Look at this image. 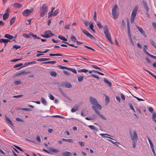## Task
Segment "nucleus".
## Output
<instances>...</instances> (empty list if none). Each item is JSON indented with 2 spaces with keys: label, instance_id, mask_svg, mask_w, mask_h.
<instances>
[{
  "label": "nucleus",
  "instance_id": "nucleus-1",
  "mask_svg": "<svg viewBox=\"0 0 156 156\" xmlns=\"http://www.w3.org/2000/svg\"><path fill=\"white\" fill-rule=\"evenodd\" d=\"M89 100L90 103L92 105L96 107L99 110H101V106L98 103L96 99L92 97H90L89 98Z\"/></svg>",
  "mask_w": 156,
  "mask_h": 156
},
{
  "label": "nucleus",
  "instance_id": "nucleus-2",
  "mask_svg": "<svg viewBox=\"0 0 156 156\" xmlns=\"http://www.w3.org/2000/svg\"><path fill=\"white\" fill-rule=\"evenodd\" d=\"M104 32L105 35V37L108 39V40L112 44V38L110 33L108 30V28L107 25H105L104 28Z\"/></svg>",
  "mask_w": 156,
  "mask_h": 156
},
{
  "label": "nucleus",
  "instance_id": "nucleus-3",
  "mask_svg": "<svg viewBox=\"0 0 156 156\" xmlns=\"http://www.w3.org/2000/svg\"><path fill=\"white\" fill-rule=\"evenodd\" d=\"M48 9V7L47 5L44 4H43L40 8V15L41 17H43L47 13Z\"/></svg>",
  "mask_w": 156,
  "mask_h": 156
},
{
  "label": "nucleus",
  "instance_id": "nucleus-4",
  "mask_svg": "<svg viewBox=\"0 0 156 156\" xmlns=\"http://www.w3.org/2000/svg\"><path fill=\"white\" fill-rule=\"evenodd\" d=\"M118 9L119 8L118 5L116 4L112 9V16L115 19H117L119 16Z\"/></svg>",
  "mask_w": 156,
  "mask_h": 156
},
{
  "label": "nucleus",
  "instance_id": "nucleus-5",
  "mask_svg": "<svg viewBox=\"0 0 156 156\" xmlns=\"http://www.w3.org/2000/svg\"><path fill=\"white\" fill-rule=\"evenodd\" d=\"M138 8V6L137 5H136L134 7L132 11L130 18V21L132 23H133V22L134 19L136 15V13Z\"/></svg>",
  "mask_w": 156,
  "mask_h": 156
},
{
  "label": "nucleus",
  "instance_id": "nucleus-6",
  "mask_svg": "<svg viewBox=\"0 0 156 156\" xmlns=\"http://www.w3.org/2000/svg\"><path fill=\"white\" fill-rule=\"evenodd\" d=\"M130 138L133 141H136L138 139V136L136 131H134L132 133L131 131H129Z\"/></svg>",
  "mask_w": 156,
  "mask_h": 156
},
{
  "label": "nucleus",
  "instance_id": "nucleus-7",
  "mask_svg": "<svg viewBox=\"0 0 156 156\" xmlns=\"http://www.w3.org/2000/svg\"><path fill=\"white\" fill-rule=\"evenodd\" d=\"M96 107H95L94 106H92V109L101 118L103 119L106 120V119L105 117H104L103 115H102L101 113L99 112V111L97 109Z\"/></svg>",
  "mask_w": 156,
  "mask_h": 156
},
{
  "label": "nucleus",
  "instance_id": "nucleus-8",
  "mask_svg": "<svg viewBox=\"0 0 156 156\" xmlns=\"http://www.w3.org/2000/svg\"><path fill=\"white\" fill-rule=\"evenodd\" d=\"M33 11V9H31L29 10L27 9L23 11L22 13L23 15L25 16H27L31 13Z\"/></svg>",
  "mask_w": 156,
  "mask_h": 156
},
{
  "label": "nucleus",
  "instance_id": "nucleus-9",
  "mask_svg": "<svg viewBox=\"0 0 156 156\" xmlns=\"http://www.w3.org/2000/svg\"><path fill=\"white\" fill-rule=\"evenodd\" d=\"M82 31L83 32L84 34L86 35L87 36L90 37L91 39L92 40H95V37L90 34L88 31L86 30H84L83 29H81Z\"/></svg>",
  "mask_w": 156,
  "mask_h": 156
},
{
  "label": "nucleus",
  "instance_id": "nucleus-10",
  "mask_svg": "<svg viewBox=\"0 0 156 156\" xmlns=\"http://www.w3.org/2000/svg\"><path fill=\"white\" fill-rule=\"evenodd\" d=\"M59 86L61 87H65L68 88H71L72 87L71 84L70 83L65 82H63L61 83Z\"/></svg>",
  "mask_w": 156,
  "mask_h": 156
},
{
  "label": "nucleus",
  "instance_id": "nucleus-11",
  "mask_svg": "<svg viewBox=\"0 0 156 156\" xmlns=\"http://www.w3.org/2000/svg\"><path fill=\"white\" fill-rule=\"evenodd\" d=\"M10 11L9 9L8 8L6 10L5 13L3 15V19L4 20H6L9 16Z\"/></svg>",
  "mask_w": 156,
  "mask_h": 156
},
{
  "label": "nucleus",
  "instance_id": "nucleus-12",
  "mask_svg": "<svg viewBox=\"0 0 156 156\" xmlns=\"http://www.w3.org/2000/svg\"><path fill=\"white\" fill-rule=\"evenodd\" d=\"M136 26L138 30L140 32V33L143 35L144 37H146L147 36L145 34V32L143 30L142 28L140 27L139 26H138L137 25H136Z\"/></svg>",
  "mask_w": 156,
  "mask_h": 156
},
{
  "label": "nucleus",
  "instance_id": "nucleus-13",
  "mask_svg": "<svg viewBox=\"0 0 156 156\" xmlns=\"http://www.w3.org/2000/svg\"><path fill=\"white\" fill-rule=\"evenodd\" d=\"M59 90L60 92H61V94L63 95L64 97H66L67 99L71 101V99L69 98L67 96V94L65 93L62 91V89H61V88H59Z\"/></svg>",
  "mask_w": 156,
  "mask_h": 156
},
{
  "label": "nucleus",
  "instance_id": "nucleus-14",
  "mask_svg": "<svg viewBox=\"0 0 156 156\" xmlns=\"http://www.w3.org/2000/svg\"><path fill=\"white\" fill-rule=\"evenodd\" d=\"M30 73L29 72H26L25 71H23L20 73H19L16 75L17 76H20L21 75H24Z\"/></svg>",
  "mask_w": 156,
  "mask_h": 156
},
{
  "label": "nucleus",
  "instance_id": "nucleus-15",
  "mask_svg": "<svg viewBox=\"0 0 156 156\" xmlns=\"http://www.w3.org/2000/svg\"><path fill=\"white\" fill-rule=\"evenodd\" d=\"M12 6L14 8H20L22 6V5L20 3H16L13 4Z\"/></svg>",
  "mask_w": 156,
  "mask_h": 156
},
{
  "label": "nucleus",
  "instance_id": "nucleus-16",
  "mask_svg": "<svg viewBox=\"0 0 156 156\" xmlns=\"http://www.w3.org/2000/svg\"><path fill=\"white\" fill-rule=\"evenodd\" d=\"M48 149L50 151L53 152L58 153L59 152V151L58 150L55 149L52 147H49Z\"/></svg>",
  "mask_w": 156,
  "mask_h": 156
},
{
  "label": "nucleus",
  "instance_id": "nucleus-17",
  "mask_svg": "<svg viewBox=\"0 0 156 156\" xmlns=\"http://www.w3.org/2000/svg\"><path fill=\"white\" fill-rule=\"evenodd\" d=\"M144 52L147 55L151 57L152 58L154 59H156V56H154L150 54L146 50H145L144 48Z\"/></svg>",
  "mask_w": 156,
  "mask_h": 156
},
{
  "label": "nucleus",
  "instance_id": "nucleus-18",
  "mask_svg": "<svg viewBox=\"0 0 156 156\" xmlns=\"http://www.w3.org/2000/svg\"><path fill=\"white\" fill-rule=\"evenodd\" d=\"M144 5V7L145 9V10L147 11L148 12L149 11V9L148 5L147 4V3L146 2L144 1H142Z\"/></svg>",
  "mask_w": 156,
  "mask_h": 156
},
{
  "label": "nucleus",
  "instance_id": "nucleus-19",
  "mask_svg": "<svg viewBox=\"0 0 156 156\" xmlns=\"http://www.w3.org/2000/svg\"><path fill=\"white\" fill-rule=\"evenodd\" d=\"M128 37L129 39L130 42L131 44L133 46H134L135 45L133 42L131 36V34H128Z\"/></svg>",
  "mask_w": 156,
  "mask_h": 156
},
{
  "label": "nucleus",
  "instance_id": "nucleus-20",
  "mask_svg": "<svg viewBox=\"0 0 156 156\" xmlns=\"http://www.w3.org/2000/svg\"><path fill=\"white\" fill-rule=\"evenodd\" d=\"M44 34H45V35H47L49 36V37H50V36H52L54 35V34L50 30H47L45 31L44 33Z\"/></svg>",
  "mask_w": 156,
  "mask_h": 156
},
{
  "label": "nucleus",
  "instance_id": "nucleus-21",
  "mask_svg": "<svg viewBox=\"0 0 156 156\" xmlns=\"http://www.w3.org/2000/svg\"><path fill=\"white\" fill-rule=\"evenodd\" d=\"M5 118L7 122L11 125L13 126V124L10 119L6 115H5Z\"/></svg>",
  "mask_w": 156,
  "mask_h": 156
},
{
  "label": "nucleus",
  "instance_id": "nucleus-22",
  "mask_svg": "<svg viewBox=\"0 0 156 156\" xmlns=\"http://www.w3.org/2000/svg\"><path fill=\"white\" fill-rule=\"evenodd\" d=\"M63 156H69L71 155V153L68 151L64 152L62 153Z\"/></svg>",
  "mask_w": 156,
  "mask_h": 156
},
{
  "label": "nucleus",
  "instance_id": "nucleus-23",
  "mask_svg": "<svg viewBox=\"0 0 156 156\" xmlns=\"http://www.w3.org/2000/svg\"><path fill=\"white\" fill-rule=\"evenodd\" d=\"M78 81L79 82H82L83 79V75H80L77 77Z\"/></svg>",
  "mask_w": 156,
  "mask_h": 156
},
{
  "label": "nucleus",
  "instance_id": "nucleus-24",
  "mask_svg": "<svg viewBox=\"0 0 156 156\" xmlns=\"http://www.w3.org/2000/svg\"><path fill=\"white\" fill-rule=\"evenodd\" d=\"M127 27L128 34H131L129 26V22L128 20L127 21Z\"/></svg>",
  "mask_w": 156,
  "mask_h": 156
},
{
  "label": "nucleus",
  "instance_id": "nucleus-25",
  "mask_svg": "<svg viewBox=\"0 0 156 156\" xmlns=\"http://www.w3.org/2000/svg\"><path fill=\"white\" fill-rule=\"evenodd\" d=\"M56 63V61H48L42 63V64H54Z\"/></svg>",
  "mask_w": 156,
  "mask_h": 156
},
{
  "label": "nucleus",
  "instance_id": "nucleus-26",
  "mask_svg": "<svg viewBox=\"0 0 156 156\" xmlns=\"http://www.w3.org/2000/svg\"><path fill=\"white\" fill-rule=\"evenodd\" d=\"M104 82L106 83L110 87H112V83L109 82L107 80L106 78H104Z\"/></svg>",
  "mask_w": 156,
  "mask_h": 156
},
{
  "label": "nucleus",
  "instance_id": "nucleus-27",
  "mask_svg": "<svg viewBox=\"0 0 156 156\" xmlns=\"http://www.w3.org/2000/svg\"><path fill=\"white\" fill-rule=\"evenodd\" d=\"M5 37L10 40L12 39L13 38V36L9 34H5Z\"/></svg>",
  "mask_w": 156,
  "mask_h": 156
},
{
  "label": "nucleus",
  "instance_id": "nucleus-28",
  "mask_svg": "<svg viewBox=\"0 0 156 156\" xmlns=\"http://www.w3.org/2000/svg\"><path fill=\"white\" fill-rule=\"evenodd\" d=\"M88 127L90 128L92 130H94L96 131H98L97 128L94 126H91V125H89L88 126Z\"/></svg>",
  "mask_w": 156,
  "mask_h": 156
},
{
  "label": "nucleus",
  "instance_id": "nucleus-29",
  "mask_svg": "<svg viewBox=\"0 0 156 156\" xmlns=\"http://www.w3.org/2000/svg\"><path fill=\"white\" fill-rule=\"evenodd\" d=\"M22 82L20 80H16L14 82V83L15 85H17L21 84Z\"/></svg>",
  "mask_w": 156,
  "mask_h": 156
},
{
  "label": "nucleus",
  "instance_id": "nucleus-30",
  "mask_svg": "<svg viewBox=\"0 0 156 156\" xmlns=\"http://www.w3.org/2000/svg\"><path fill=\"white\" fill-rule=\"evenodd\" d=\"M62 140L63 141L68 142L71 143L73 142V140L71 139H65L64 138H62Z\"/></svg>",
  "mask_w": 156,
  "mask_h": 156
},
{
  "label": "nucleus",
  "instance_id": "nucleus-31",
  "mask_svg": "<svg viewBox=\"0 0 156 156\" xmlns=\"http://www.w3.org/2000/svg\"><path fill=\"white\" fill-rule=\"evenodd\" d=\"M4 43L5 45H6V44L7 43V39H0V43Z\"/></svg>",
  "mask_w": 156,
  "mask_h": 156
},
{
  "label": "nucleus",
  "instance_id": "nucleus-32",
  "mask_svg": "<svg viewBox=\"0 0 156 156\" xmlns=\"http://www.w3.org/2000/svg\"><path fill=\"white\" fill-rule=\"evenodd\" d=\"M16 19V17H12L10 20V23L11 25H12Z\"/></svg>",
  "mask_w": 156,
  "mask_h": 156
},
{
  "label": "nucleus",
  "instance_id": "nucleus-33",
  "mask_svg": "<svg viewBox=\"0 0 156 156\" xmlns=\"http://www.w3.org/2000/svg\"><path fill=\"white\" fill-rule=\"evenodd\" d=\"M150 42L151 45L156 48V44H155L154 41L152 39H150Z\"/></svg>",
  "mask_w": 156,
  "mask_h": 156
},
{
  "label": "nucleus",
  "instance_id": "nucleus-34",
  "mask_svg": "<svg viewBox=\"0 0 156 156\" xmlns=\"http://www.w3.org/2000/svg\"><path fill=\"white\" fill-rule=\"evenodd\" d=\"M97 25L99 29H101L103 28V26L101 24L100 22L99 21L97 22Z\"/></svg>",
  "mask_w": 156,
  "mask_h": 156
},
{
  "label": "nucleus",
  "instance_id": "nucleus-35",
  "mask_svg": "<svg viewBox=\"0 0 156 156\" xmlns=\"http://www.w3.org/2000/svg\"><path fill=\"white\" fill-rule=\"evenodd\" d=\"M51 75L52 76L56 77L57 76V73L55 71H51L50 73Z\"/></svg>",
  "mask_w": 156,
  "mask_h": 156
},
{
  "label": "nucleus",
  "instance_id": "nucleus-36",
  "mask_svg": "<svg viewBox=\"0 0 156 156\" xmlns=\"http://www.w3.org/2000/svg\"><path fill=\"white\" fill-rule=\"evenodd\" d=\"M58 37L59 38L64 41H67V39L63 36L59 35Z\"/></svg>",
  "mask_w": 156,
  "mask_h": 156
},
{
  "label": "nucleus",
  "instance_id": "nucleus-37",
  "mask_svg": "<svg viewBox=\"0 0 156 156\" xmlns=\"http://www.w3.org/2000/svg\"><path fill=\"white\" fill-rule=\"evenodd\" d=\"M143 69L147 72L150 75H151L156 80V76L153 73H151L149 71L147 70H146L144 69Z\"/></svg>",
  "mask_w": 156,
  "mask_h": 156
},
{
  "label": "nucleus",
  "instance_id": "nucleus-38",
  "mask_svg": "<svg viewBox=\"0 0 156 156\" xmlns=\"http://www.w3.org/2000/svg\"><path fill=\"white\" fill-rule=\"evenodd\" d=\"M63 73L66 76H69L71 75V73L70 72H69L66 70H64L63 71Z\"/></svg>",
  "mask_w": 156,
  "mask_h": 156
},
{
  "label": "nucleus",
  "instance_id": "nucleus-39",
  "mask_svg": "<svg viewBox=\"0 0 156 156\" xmlns=\"http://www.w3.org/2000/svg\"><path fill=\"white\" fill-rule=\"evenodd\" d=\"M68 70H70L73 72L75 74H76L77 72L76 70L74 69H73V68H68Z\"/></svg>",
  "mask_w": 156,
  "mask_h": 156
},
{
  "label": "nucleus",
  "instance_id": "nucleus-40",
  "mask_svg": "<svg viewBox=\"0 0 156 156\" xmlns=\"http://www.w3.org/2000/svg\"><path fill=\"white\" fill-rule=\"evenodd\" d=\"M41 103L43 104L44 105H46V101L42 97L41 99Z\"/></svg>",
  "mask_w": 156,
  "mask_h": 156
},
{
  "label": "nucleus",
  "instance_id": "nucleus-41",
  "mask_svg": "<svg viewBox=\"0 0 156 156\" xmlns=\"http://www.w3.org/2000/svg\"><path fill=\"white\" fill-rule=\"evenodd\" d=\"M78 109V107H77V106H76V107L75 108H73L72 109H71V112H74L76 111H77Z\"/></svg>",
  "mask_w": 156,
  "mask_h": 156
},
{
  "label": "nucleus",
  "instance_id": "nucleus-42",
  "mask_svg": "<svg viewBox=\"0 0 156 156\" xmlns=\"http://www.w3.org/2000/svg\"><path fill=\"white\" fill-rule=\"evenodd\" d=\"M70 40L73 41L74 42H75L76 41V39L74 36H72L70 38Z\"/></svg>",
  "mask_w": 156,
  "mask_h": 156
},
{
  "label": "nucleus",
  "instance_id": "nucleus-43",
  "mask_svg": "<svg viewBox=\"0 0 156 156\" xmlns=\"http://www.w3.org/2000/svg\"><path fill=\"white\" fill-rule=\"evenodd\" d=\"M88 71V70L86 69H82L80 70H78V72H84V73H87Z\"/></svg>",
  "mask_w": 156,
  "mask_h": 156
},
{
  "label": "nucleus",
  "instance_id": "nucleus-44",
  "mask_svg": "<svg viewBox=\"0 0 156 156\" xmlns=\"http://www.w3.org/2000/svg\"><path fill=\"white\" fill-rule=\"evenodd\" d=\"M58 67H59V68H60L61 69H68V68L67 67H65V66H62L61 65H58Z\"/></svg>",
  "mask_w": 156,
  "mask_h": 156
},
{
  "label": "nucleus",
  "instance_id": "nucleus-45",
  "mask_svg": "<svg viewBox=\"0 0 156 156\" xmlns=\"http://www.w3.org/2000/svg\"><path fill=\"white\" fill-rule=\"evenodd\" d=\"M83 23L86 27H88L90 23L87 21L83 20Z\"/></svg>",
  "mask_w": 156,
  "mask_h": 156
},
{
  "label": "nucleus",
  "instance_id": "nucleus-46",
  "mask_svg": "<svg viewBox=\"0 0 156 156\" xmlns=\"http://www.w3.org/2000/svg\"><path fill=\"white\" fill-rule=\"evenodd\" d=\"M22 65H23L22 63H19V64H17L15 65L13 67L14 68H17V67H19L22 66Z\"/></svg>",
  "mask_w": 156,
  "mask_h": 156
},
{
  "label": "nucleus",
  "instance_id": "nucleus-47",
  "mask_svg": "<svg viewBox=\"0 0 156 156\" xmlns=\"http://www.w3.org/2000/svg\"><path fill=\"white\" fill-rule=\"evenodd\" d=\"M21 47V46H18L17 45H14L13 46V48H15L16 49H17L18 48H20Z\"/></svg>",
  "mask_w": 156,
  "mask_h": 156
},
{
  "label": "nucleus",
  "instance_id": "nucleus-48",
  "mask_svg": "<svg viewBox=\"0 0 156 156\" xmlns=\"http://www.w3.org/2000/svg\"><path fill=\"white\" fill-rule=\"evenodd\" d=\"M16 120L20 122H23L24 121L23 120L20 118H16Z\"/></svg>",
  "mask_w": 156,
  "mask_h": 156
},
{
  "label": "nucleus",
  "instance_id": "nucleus-49",
  "mask_svg": "<svg viewBox=\"0 0 156 156\" xmlns=\"http://www.w3.org/2000/svg\"><path fill=\"white\" fill-rule=\"evenodd\" d=\"M52 117H53L59 118H62V119L64 118L62 116L60 115H53V116H52Z\"/></svg>",
  "mask_w": 156,
  "mask_h": 156
},
{
  "label": "nucleus",
  "instance_id": "nucleus-50",
  "mask_svg": "<svg viewBox=\"0 0 156 156\" xmlns=\"http://www.w3.org/2000/svg\"><path fill=\"white\" fill-rule=\"evenodd\" d=\"M58 13V10L55 11L53 13L52 16H55L57 15Z\"/></svg>",
  "mask_w": 156,
  "mask_h": 156
},
{
  "label": "nucleus",
  "instance_id": "nucleus-51",
  "mask_svg": "<svg viewBox=\"0 0 156 156\" xmlns=\"http://www.w3.org/2000/svg\"><path fill=\"white\" fill-rule=\"evenodd\" d=\"M36 139L37 141L40 142H41V139L39 136H37L36 137Z\"/></svg>",
  "mask_w": 156,
  "mask_h": 156
},
{
  "label": "nucleus",
  "instance_id": "nucleus-52",
  "mask_svg": "<svg viewBox=\"0 0 156 156\" xmlns=\"http://www.w3.org/2000/svg\"><path fill=\"white\" fill-rule=\"evenodd\" d=\"M129 106L130 108L134 112H135V109L133 107V106L130 104V103H129Z\"/></svg>",
  "mask_w": 156,
  "mask_h": 156
},
{
  "label": "nucleus",
  "instance_id": "nucleus-53",
  "mask_svg": "<svg viewBox=\"0 0 156 156\" xmlns=\"http://www.w3.org/2000/svg\"><path fill=\"white\" fill-rule=\"evenodd\" d=\"M121 25L122 28H124L125 27V23L123 20L122 21Z\"/></svg>",
  "mask_w": 156,
  "mask_h": 156
},
{
  "label": "nucleus",
  "instance_id": "nucleus-54",
  "mask_svg": "<svg viewBox=\"0 0 156 156\" xmlns=\"http://www.w3.org/2000/svg\"><path fill=\"white\" fill-rule=\"evenodd\" d=\"M93 19L95 21H96L97 19V15H96V12H94V15L93 17Z\"/></svg>",
  "mask_w": 156,
  "mask_h": 156
},
{
  "label": "nucleus",
  "instance_id": "nucleus-55",
  "mask_svg": "<svg viewBox=\"0 0 156 156\" xmlns=\"http://www.w3.org/2000/svg\"><path fill=\"white\" fill-rule=\"evenodd\" d=\"M37 61H38L43 62V61H46V58H40V59H37Z\"/></svg>",
  "mask_w": 156,
  "mask_h": 156
},
{
  "label": "nucleus",
  "instance_id": "nucleus-56",
  "mask_svg": "<svg viewBox=\"0 0 156 156\" xmlns=\"http://www.w3.org/2000/svg\"><path fill=\"white\" fill-rule=\"evenodd\" d=\"M156 118V113H154L153 114L152 116V119L153 120H154Z\"/></svg>",
  "mask_w": 156,
  "mask_h": 156
},
{
  "label": "nucleus",
  "instance_id": "nucleus-57",
  "mask_svg": "<svg viewBox=\"0 0 156 156\" xmlns=\"http://www.w3.org/2000/svg\"><path fill=\"white\" fill-rule=\"evenodd\" d=\"M21 109L24 111H30L31 110L30 108H21Z\"/></svg>",
  "mask_w": 156,
  "mask_h": 156
},
{
  "label": "nucleus",
  "instance_id": "nucleus-58",
  "mask_svg": "<svg viewBox=\"0 0 156 156\" xmlns=\"http://www.w3.org/2000/svg\"><path fill=\"white\" fill-rule=\"evenodd\" d=\"M31 19H29L27 20V22L26 23V24L27 25H29L30 23L31 22Z\"/></svg>",
  "mask_w": 156,
  "mask_h": 156
},
{
  "label": "nucleus",
  "instance_id": "nucleus-59",
  "mask_svg": "<svg viewBox=\"0 0 156 156\" xmlns=\"http://www.w3.org/2000/svg\"><path fill=\"white\" fill-rule=\"evenodd\" d=\"M49 97L50 98L51 100H54V97L51 94H49Z\"/></svg>",
  "mask_w": 156,
  "mask_h": 156
},
{
  "label": "nucleus",
  "instance_id": "nucleus-60",
  "mask_svg": "<svg viewBox=\"0 0 156 156\" xmlns=\"http://www.w3.org/2000/svg\"><path fill=\"white\" fill-rule=\"evenodd\" d=\"M86 110H83L81 111V115L83 116H85V112Z\"/></svg>",
  "mask_w": 156,
  "mask_h": 156
},
{
  "label": "nucleus",
  "instance_id": "nucleus-61",
  "mask_svg": "<svg viewBox=\"0 0 156 156\" xmlns=\"http://www.w3.org/2000/svg\"><path fill=\"white\" fill-rule=\"evenodd\" d=\"M105 101H106L107 102H109V101L110 100H109V98L107 96H105Z\"/></svg>",
  "mask_w": 156,
  "mask_h": 156
},
{
  "label": "nucleus",
  "instance_id": "nucleus-62",
  "mask_svg": "<svg viewBox=\"0 0 156 156\" xmlns=\"http://www.w3.org/2000/svg\"><path fill=\"white\" fill-rule=\"evenodd\" d=\"M23 36L24 37L27 38L30 37L27 34H23Z\"/></svg>",
  "mask_w": 156,
  "mask_h": 156
},
{
  "label": "nucleus",
  "instance_id": "nucleus-63",
  "mask_svg": "<svg viewBox=\"0 0 156 156\" xmlns=\"http://www.w3.org/2000/svg\"><path fill=\"white\" fill-rule=\"evenodd\" d=\"M53 12H52L51 11L49 12L48 13V17L50 18V17H51L52 16Z\"/></svg>",
  "mask_w": 156,
  "mask_h": 156
},
{
  "label": "nucleus",
  "instance_id": "nucleus-64",
  "mask_svg": "<svg viewBox=\"0 0 156 156\" xmlns=\"http://www.w3.org/2000/svg\"><path fill=\"white\" fill-rule=\"evenodd\" d=\"M121 96L122 99L124 101L125 100V96L122 94H121Z\"/></svg>",
  "mask_w": 156,
  "mask_h": 156
}]
</instances>
